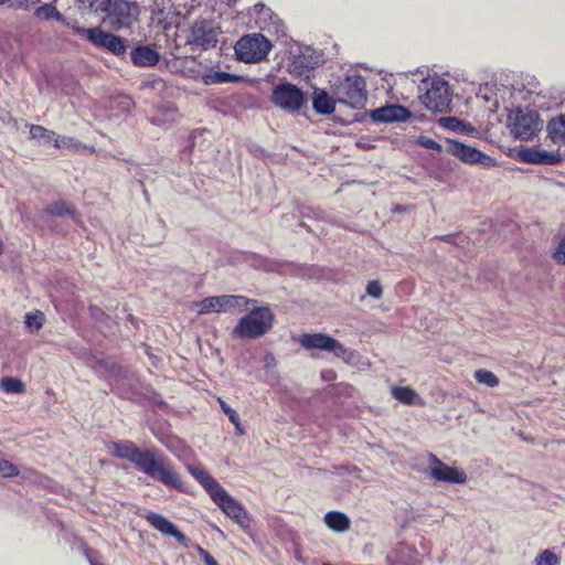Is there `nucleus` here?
Segmentation results:
<instances>
[{"label":"nucleus","instance_id":"obj_16","mask_svg":"<svg viewBox=\"0 0 565 565\" xmlns=\"http://www.w3.org/2000/svg\"><path fill=\"white\" fill-rule=\"evenodd\" d=\"M145 519L162 534L173 536L183 546H189V539L181 531H179L171 521H169L163 515L151 512L145 515Z\"/></svg>","mask_w":565,"mask_h":565},{"label":"nucleus","instance_id":"obj_30","mask_svg":"<svg viewBox=\"0 0 565 565\" xmlns=\"http://www.w3.org/2000/svg\"><path fill=\"white\" fill-rule=\"evenodd\" d=\"M30 135L33 139L43 140V142H53L55 141L57 135L53 130H49L47 128L40 125H31Z\"/></svg>","mask_w":565,"mask_h":565},{"label":"nucleus","instance_id":"obj_51","mask_svg":"<svg viewBox=\"0 0 565 565\" xmlns=\"http://www.w3.org/2000/svg\"><path fill=\"white\" fill-rule=\"evenodd\" d=\"M322 565H330V564H329V563H324V564H322Z\"/></svg>","mask_w":565,"mask_h":565},{"label":"nucleus","instance_id":"obj_42","mask_svg":"<svg viewBox=\"0 0 565 565\" xmlns=\"http://www.w3.org/2000/svg\"><path fill=\"white\" fill-rule=\"evenodd\" d=\"M196 551L205 565H218L216 559L202 546L196 545Z\"/></svg>","mask_w":565,"mask_h":565},{"label":"nucleus","instance_id":"obj_8","mask_svg":"<svg viewBox=\"0 0 565 565\" xmlns=\"http://www.w3.org/2000/svg\"><path fill=\"white\" fill-rule=\"evenodd\" d=\"M337 95L340 103L355 109L363 108L367 99L365 79L360 75L347 76L338 86Z\"/></svg>","mask_w":565,"mask_h":565},{"label":"nucleus","instance_id":"obj_12","mask_svg":"<svg viewBox=\"0 0 565 565\" xmlns=\"http://www.w3.org/2000/svg\"><path fill=\"white\" fill-rule=\"evenodd\" d=\"M213 502L245 532L250 527V518L245 508L224 489Z\"/></svg>","mask_w":565,"mask_h":565},{"label":"nucleus","instance_id":"obj_45","mask_svg":"<svg viewBox=\"0 0 565 565\" xmlns=\"http://www.w3.org/2000/svg\"><path fill=\"white\" fill-rule=\"evenodd\" d=\"M254 9L257 13H264L265 15L271 13L270 9L266 8L263 3H256Z\"/></svg>","mask_w":565,"mask_h":565},{"label":"nucleus","instance_id":"obj_1","mask_svg":"<svg viewBox=\"0 0 565 565\" xmlns=\"http://www.w3.org/2000/svg\"><path fill=\"white\" fill-rule=\"evenodd\" d=\"M108 449L114 457L130 461L142 473L166 487L182 489V479L173 463L158 449H140L130 440L111 441Z\"/></svg>","mask_w":565,"mask_h":565},{"label":"nucleus","instance_id":"obj_33","mask_svg":"<svg viewBox=\"0 0 565 565\" xmlns=\"http://www.w3.org/2000/svg\"><path fill=\"white\" fill-rule=\"evenodd\" d=\"M475 379L478 383L484 384L488 387H495L499 385L498 376L486 369H479L475 372Z\"/></svg>","mask_w":565,"mask_h":565},{"label":"nucleus","instance_id":"obj_14","mask_svg":"<svg viewBox=\"0 0 565 565\" xmlns=\"http://www.w3.org/2000/svg\"><path fill=\"white\" fill-rule=\"evenodd\" d=\"M428 461L434 480L447 483H465L467 481L465 471L447 466L436 455L429 454Z\"/></svg>","mask_w":565,"mask_h":565},{"label":"nucleus","instance_id":"obj_5","mask_svg":"<svg viewBox=\"0 0 565 565\" xmlns=\"http://www.w3.org/2000/svg\"><path fill=\"white\" fill-rule=\"evenodd\" d=\"M508 126L514 138L530 140L542 128V120L535 110L516 109L508 116Z\"/></svg>","mask_w":565,"mask_h":565},{"label":"nucleus","instance_id":"obj_7","mask_svg":"<svg viewBox=\"0 0 565 565\" xmlns=\"http://www.w3.org/2000/svg\"><path fill=\"white\" fill-rule=\"evenodd\" d=\"M452 93L447 81L440 77L431 78L427 83V89L420 96L425 107L434 113H445L451 103Z\"/></svg>","mask_w":565,"mask_h":565},{"label":"nucleus","instance_id":"obj_31","mask_svg":"<svg viewBox=\"0 0 565 565\" xmlns=\"http://www.w3.org/2000/svg\"><path fill=\"white\" fill-rule=\"evenodd\" d=\"M0 388L6 393L21 394L25 391V385L19 379L4 377L0 382Z\"/></svg>","mask_w":565,"mask_h":565},{"label":"nucleus","instance_id":"obj_4","mask_svg":"<svg viewBox=\"0 0 565 565\" xmlns=\"http://www.w3.org/2000/svg\"><path fill=\"white\" fill-rule=\"evenodd\" d=\"M105 21L115 31L130 28L138 21L139 6L130 0H110L106 10Z\"/></svg>","mask_w":565,"mask_h":565},{"label":"nucleus","instance_id":"obj_49","mask_svg":"<svg viewBox=\"0 0 565 565\" xmlns=\"http://www.w3.org/2000/svg\"><path fill=\"white\" fill-rule=\"evenodd\" d=\"M89 310L92 312V315H95V311H99L96 307H89Z\"/></svg>","mask_w":565,"mask_h":565},{"label":"nucleus","instance_id":"obj_34","mask_svg":"<svg viewBox=\"0 0 565 565\" xmlns=\"http://www.w3.org/2000/svg\"><path fill=\"white\" fill-rule=\"evenodd\" d=\"M44 315L43 312L41 311H34V312H29L25 315V320H24V323H25V327L31 331V332H36L39 331L43 324H44Z\"/></svg>","mask_w":565,"mask_h":565},{"label":"nucleus","instance_id":"obj_15","mask_svg":"<svg viewBox=\"0 0 565 565\" xmlns=\"http://www.w3.org/2000/svg\"><path fill=\"white\" fill-rule=\"evenodd\" d=\"M446 151L458 159H460L462 162L475 164V163H482L484 160H488L489 157L483 153L482 151L470 147L468 145H465L462 142L447 139L446 141Z\"/></svg>","mask_w":565,"mask_h":565},{"label":"nucleus","instance_id":"obj_37","mask_svg":"<svg viewBox=\"0 0 565 565\" xmlns=\"http://www.w3.org/2000/svg\"><path fill=\"white\" fill-rule=\"evenodd\" d=\"M20 475L19 468L12 462L0 459V477L1 478H13Z\"/></svg>","mask_w":565,"mask_h":565},{"label":"nucleus","instance_id":"obj_2","mask_svg":"<svg viewBox=\"0 0 565 565\" xmlns=\"http://www.w3.org/2000/svg\"><path fill=\"white\" fill-rule=\"evenodd\" d=\"M274 322V313L268 307L253 308L238 320L232 335L239 339H257L266 334Z\"/></svg>","mask_w":565,"mask_h":565},{"label":"nucleus","instance_id":"obj_18","mask_svg":"<svg viewBox=\"0 0 565 565\" xmlns=\"http://www.w3.org/2000/svg\"><path fill=\"white\" fill-rule=\"evenodd\" d=\"M519 156L523 162L531 164L553 166L562 161V156L558 152H550L532 148L522 149Z\"/></svg>","mask_w":565,"mask_h":565},{"label":"nucleus","instance_id":"obj_38","mask_svg":"<svg viewBox=\"0 0 565 565\" xmlns=\"http://www.w3.org/2000/svg\"><path fill=\"white\" fill-rule=\"evenodd\" d=\"M552 258L556 264L565 265V237L559 239Z\"/></svg>","mask_w":565,"mask_h":565},{"label":"nucleus","instance_id":"obj_13","mask_svg":"<svg viewBox=\"0 0 565 565\" xmlns=\"http://www.w3.org/2000/svg\"><path fill=\"white\" fill-rule=\"evenodd\" d=\"M89 43L95 47L106 50L116 56L125 55L128 49L126 39L111 32H107L99 26H94V31L89 33Z\"/></svg>","mask_w":565,"mask_h":565},{"label":"nucleus","instance_id":"obj_28","mask_svg":"<svg viewBox=\"0 0 565 565\" xmlns=\"http://www.w3.org/2000/svg\"><path fill=\"white\" fill-rule=\"evenodd\" d=\"M392 395L395 399L405 405H413L415 403L416 392L408 386H394Z\"/></svg>","mask_w":565,"mask_h":565},{"label":"nucleus","instance_id":"obj_48","mask_svg":"<svg viewBox=\"0 0 565 565\" xmlns=\"http://www.w3.org/2000/svg\"><path fill=\"white\" fill-rule=\"evenodd\" d=\"M235 426V429H236V433L238 435H243L244 434V429L242 427V424H241V419L238 418V425H234Z\"/></svg>","mask_w":565,"mask_h":565},{"label":"nucleus","instance_id":"obj_44","mask_svg":"<svg viewBox=\"0 0 565 565\" xmlns=\"http://www.w3.org/2000/svg\"><path fill=\"white\" fill-rule=\"evenodd\" d=\"M337 377V374L333 370H323L321 372V379L326 382L334 381Z\"/></svg>","mask_w":565,"mask_h":565},{"label":"nucleus","instance_id":"obj_36","mask_svg":"<svg viewBox=\"0 0 565 565\" xmlns=\"http://www.w3.org/2000/svg\"><path fill=\"white\" fill-rule=\"evenodd\" d=\"M62 22L67 28H70L75 34H77L82 39H85L89 42V33L94 31V28H89V29L83 28L78 24L77 21H75V20L70 21V20H66L65 18H64V21H62Z\"/></svg>","mask_w":565,"mask_h":565},{"label":"nucleus","instance_id":"obj_6","mask_svg":"<svg viewBox=\"0 0 565 565\" xmlns=\"http://www.w3.org/2000/svg\"><path fill=\"white\" fill-rule=\"evenodd\" d=\"M234 49L239 61L257 63L266 58L271 44L263 34H252L238 40Z\"/></svg>","mask_w":565,"mask_h":565},{"label":"nucleus","instance_id":"obj_11","mask_svg":"<svg viewBox=\"0 0 565 565\" xmlns=\"http://www.w3.org/2000/svg\"><path fill=\"white\" fill-rule=\"evenodd\" d=\"M220 29L213 21L200 19L193 22L190 33L186 36V44L201 50L214 47L218 42Z\"/></svg>","mask_w":565,"mask_h":565},{"label":"nucleus","instance_id":"obj_19","mask_svg":"<svg viewBox=\"0 0 565 565\" xmlns=\"http://www.w3.org/2000/svg\"><path fill=\"white\" fill-rule=\"evenodd\" d=\"M188 470L205 489L212 500L224 490V488L206 470L202 469L201 467L189 466Z\"/></svg>","mask_w":565,"mask_h":565},{"label":"nucleus","instance_id":"obj_32","mask_svg":"<svg viewBox=\"0 0 565 565\" xmlns=\"http://www.w3.org/2000/svg\"><path fill=\"white\" fill-rule=\"evenodd\" d=\"M35 15L45 20L64 21L63 14L52 4H44L35 10Z\"/></svg>","mask_w":565,"mask_h":565},{"label":"nucleus","instance_id":"obj_10","mask_svg":"<svg viewBox=\"0 0 565 565\" xmlns=\"http://www.w3.org/2000/svg\"><path fill=\"white\" fill-rule=\"evenodd\" d=\"M299 343L307 350H321L332 352L337 358L349 360L353 352L347 349L337 339L324 333H305L300 337Z\"/></svg>","mask_w":565,"mask_h":565},{"label":"nucleus","instance_id":"obj_24","mask_svg":"<svg viewBox=\"0 0 565 565\" xmlns=\"http://www.w3.org/2000/svg\"><path fill=\"white\" fill-rule=\"evenodd\" d=\"M326 524L333 531L344 532L350 527L349 518L341 512L331 511L324 515Z\"/></svg>","mask_w":565,"mask_h":565},{"label":"nucleus","instance_id":"obj_46","mask_svg":"<svg viewBox=\"0 0 565 565\" xmlns=\"http://www.w3.org/2000/svg\"><path fill=\"white\" fill-rule=\"evenodd\" d=\"M443 241L450 243V244H457V236L455 235H445L440 237Z\"/></svg>","mask_w":565,"mask_h":565},{"label":"nucleus","instance_id":"obj_20","mask_svg":"<svg viewBox=\"0 0 565 565\" xmlns=\"http://www.w3.org/2000/svg\"><path fill=\"white\" fill-rule=\"evenodd\" d=\"M130 58L138 67H151L158 64L160 55L150 46L139 45L130 52Z\"/></svg>","mask_w":565,"mask_h":565},{"label":"nucleus","instance_id":"obj_26","mask_svg":"<svg viewBox=\"0 0 565 565\" xmlns=\"http://www.w3.org/2000/svg\"><path fill=\"white\" fill-rule=\"evenodd\" d=\"M82 13L106 12L110 0H77Z\"/></svg>","mask_w":565,"mask_h":565},{"label":"nucleus","instance_id":"obj_29","mask_svg":"<svg viewBox=\"0 0 565 565\" xmlns=\"http://www.w3.org/2000/svg\"><path fill=\"white\" fill-rule=\"evenodd\" d=\"M45 212L52 216L71 215L73 218L76 216L75 210L67 205L64 201H56L46 206Z\"/></svg>","mask_w":565,"mask_h":565},{"label":"nucleus","instance_id":"obj_40","mask_svg":"<svg viewBox=\"0 0 565 565\" xmlns=\"http://www.w3.org/2000/svg\"><path fill=\"white\" fill-rule=\"evenodd\" d=\"M218 403H220V406L222 408V411L227 415L230 422L233 424V425H238V418H239V415L237 414V412L235 409H233L225 401H223L222 398H218Z\"/></svg>","mask_w":565,"mask_h":565},{"label":"nucleus","instance_id":"obj_23","mask_svg":"<svg viewBox=\"0 0 565 565\" xmlns=\"http://www.w3.org/2000/svg\"><path fill=\"white\" fill-rule=\"evenodd\" d=\"M312 107L320 115H330L335 109L334 100L323 89H315Z\"/></svg>","mask_w":565,"mask_h":565},{"label":"nucleus","instance_id":"obj_35","mask_svg":"<svg viewBox=\"0 0 565 565\" xmlns=\"http://www.w3.org/2000/svg\"><path fill=\"white\" fill-rule=\"evenodd\" d=\"M535 565H559V557L550 550H544L534 559Z\"/></svg>","mask_w":565,"mask_h":565},{"label":"nucleus","instance_id":"obj_9","mask_svg":"<svg viewBox=\"0 0 565 565\" xmlns=\"http://www.w3.org/2000/svg\"><path fill=\"white\" fill-rule=\"evenodd\" d=\"M270 100L287 113H296L306 102L305 93L291 83H279L273 88Z\"/></svg>","mask_w":565,"mask_h":565},{"label":"nucleus","instance_id":"obj_41","mask_svg":"<svg viewBox=\"0 0 565 565\" xmlns=\"http://www.w3.org/2000/svg\"><path fill=\"white\" fill-rule=\"evenodd\" d=\"M366 294L375 299H380L383 295L380 281L371 280L366 286Z\"/></svg>","mask_w":565,"mask_h":565},{"label":"nucleus","instance_id":"obj_21","mask_svg":"<svg viewBox=\"0 0 565 565\" xmlns=\"http://www.w3.org/2000/svg\"><path fill=\"white\" fill-rule=\"evenodd\" d=\"M54 146L57 149H65L74 153H94L95 147L94 146H87L81 142L79 140L75 139L74 137L70 136H60L57 135Z\"/></svg>","mask_w":565,"mask_h":565},{"label":"nucleus","instance_id":"obj_27","mask_svg":"<svg viewBox=\"0 0 565 565\" xmlns=\"http://www.w3.org/2000/svg\"><path fill=\"white\" fill-rule=\"evenodd\" d=\"M439 124L454 131L472 132L475 128L469 122H465L456 117H443L439 119Z\"/></svg>","mask_w":565,"mask_h":565},{"label":"nucleus","instance_id":"obj_17","mask_svg":"<svg viewBox=\"0 0 565 565\" xmlns=\"http://www.w3.org/2000/svg\"><path fill=\"white\" fill-rule=\"evenodd\" d=\"M412 113L402 105H390L377 108L372 113V119L379 122L405 121Z\"/></svg>","mask_w":565,"mask_h":565},{"label":"nucleus","instance_id":"obj_22","mask_svg":"<svg viewBox=\"0 0 565 565\" xmlns=\"http://www.w3.org/2000/svg\"><path fill=\"white\" fill-rule=\"evenodd\" d=\"M547 136L553 143L565 146V115L561 114L553 117L547 122Z\"/></svg>","mask_w":565,"mask_h":565},{"label":"nucleus","instance_id":"obj_3","mask_svg":"<svg viewBox=\"0 0 565 565\" xmlns=\"http://www.w3.org/2000/svg\"><path fill=\"white\" fill-rule=\"evenodd\" d=\"M256 301L241 295H222L206 297L201 301L193 302L192 307L198 309L199 315L210 312H234L243 311L249 303Z\"/></svg>","mask_w":565,"mask_h":565},{"label":"nucleus","instance_id":"obj_47","mask_svg":"<svg viewBox=\"0 0 565 565\" xmlns=\"http://www.w3.org/2000/svg\"><path fill=\"white\" fill-rule=\"evenodd\" d=\"M266 366H269L275 363V358L271 353H267L264 358Z\"/></svg>","mask_w":565,"mask_h":565},{"label":"nucleus","instance_id":"obj_25","mask_svg":"<svg viewBox=\"0 0 565 565\" xmlns=\"http://www.w3.org/2000/svg\"><path fill=\"white\" fill-rule=\"evenodd\" d=\"M239 76L223 72V71H210L203 75V82L205 85H216L223 83H234L239 81Z\"/></svg>","mask_w":565,"mask_h":565},{"label":"nucleus","instance_id":"obj_43","mask_svg":"<svg viewBox=\"0 0 565 565\" xmlns=\"http://www.w3.org/2000/svg\"><path fill=\"white\" fill-rule=\"evenodd\" d=\"M156 437L168 449H173L174 445L178 443V440L174 437H162V436H158V435H156Z\"/></svg>","mask_w":565,"mask_h":565},{"label":"nucleus","instance_id":"obj_50","mask_svg":"<svg viewBox=\"0 0 565 565\" xmlns=\"http://www.w3.org/2000/svg\"><path fill=\"white\" fill-rule=\"evenodd\" d=\"M88 561L92 565H99L98 563L94 562L89 556H88Z\"/></svg>","mask_w":565,"mask_h":565},{"label":"nucleus","instance_id":"obj_39","mask_svg":"<svg viewBox=\"0 0 565 565\" xmlns=\"http://www.w3.org/2000/svg\"><path fill=\"white\" fill-rule=\"evenodd\" d=\"M417 143L426 149L441 151L443 147L436 140L427 136H420L417 139Z\"/></svg>","mask_w":565,"mask_h":565}]
</instances>
